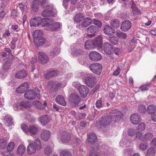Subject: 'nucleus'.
Wrapping results in <instances>:
<instances>
[{
  "label": "nucleus",
  "instance_id": "412c9836",
  "mask_svg": "<svg viewBox=\"0 0 156 156\" xmlns=\"http://www.w3.org/2000/svg\"><path fill=\"white\" fill-rule=\"evenodd\" d=\"M102 36L101 35H99L92 41L95 46L101 47L102 44Z\"/></svg>",
  "mask_w": 156,
  "mask_h": 156
},
{
  "label": "nucleus",
  "instance_id": "49530a36",
  "mask_svg": "<svg viewBox=\"0 0 156 156\" xmlns=\"http://www.w3.org/2000/svg\"><path fill=\"white\" fill-rule=\"evenodd\" d=\"M7 141L4 139H0V149H4L6 147Z\"/></svg>",
  "mask_w": 156,
  "mask_h": 156
},
{
  "label": "nucleus",
  "instance_id": "0eeeda50",
  "mask_svg": "<svg viewBox=\"0 0 156 156\" xmlns=\"http://www.w3.org/2000/svg\"><path fill=\"white\" fill-rule=\"evenodd\" d=\"M122 115L121 112L116 109L113 110L110 113L108 117L111 121H116L117 119L120 118Z\"/></svg>",
  "mask_w": 156,
  "mask_h": 156
},
{
  "label": "nucleus",
  "instance_id": "f704fd0d",
  "mask_svg": "<svg viewBox=\"0 0 156 156\" xmlns=\"http://www.w3.org/2000/svg\"><path fill=\"white\" fill-rule=\"evenodd\" d=\"M88 137L89 142L93 143L96 142L97 140V137L96 135L93 133H90L88 135Z\"/></svg>",
  "mask_w": 156,
  "mask_h": 156
},
{
  "label": "nucleus",
  "instance_id": "c756f323",
  "mask_svg": "<svg viewBox=\"0 0 156 156\" xmlns=\"http://www.w3.org/2000/svg\"><path fill=\"white\" fill-rule=\"evenodd\" d=\"M40 2L39 0H35L33 1L32 3L31 8L34 11L36 12L38 10Z\"/></svg>",
  "mask_w": 156,
  "mask_h": 156
},
{
  "label": "nucleus",
  "instance_id": "6ab92c4d",
  "mask_svg": "<svg viewBox=\"0 0 156 156\" xmlns=\"http://www.w3.org/2000/svg\"><path fill=\"white\" fill-rule=\"evenodd\" d=\"M52 22V21L50 22L49 25L47 29V30H48L52 31H55L60 27L61 25L60 24L56 22L53 24H51L50 23Z\"/></svg>",
  "mask_w": 156,
  "mask_h": 156
},
{
  "label": "nucleus",
  "instance_id": "de8ad7c7",
  "mask_svg": "<svg viewBox=\"0 0 156 156\" xmlns=\"http://www.w3.org/2000/svg\"><path fill=\"white\" fill-rule=\"evenodd\" d=\"M116 34L119 38L125 39L127 35L125 33L118 30L116 32Z\"/></svg>",
  "mask_w": 156,
  "mask_h": 156
},
{
  "label": "nucleus",
  "instance_id": "423d86ee",
  "mask_svg": "<svg viewBox=\"0 0 156 156\" xmlns=\"http://www.w3.org/2000/svg\"><path fill=\"white\" fill-rule=\"evenodd\" d=\"M58 139H60L64 143L69 142L71 139L70 134L66 131H62L58 134L57 135Z\"/></svg>",
  "mask_w": 156,
  "mask_h": 156
},
{
  "label": "nucleus",
  "instance_id": "5fc2aeb1",
  "mask_svg": "<svg viewBox=\"0 0 156 156\" xmlns=\"http://www.w3.org/2000/svg\"><path fill=\"white\" fill-rule=\"evenodd\" d=\"M86 116V114L84 112L79 113L76 116V119L78 120L83 119L85 118Z\"/></svg>",
  "mask_w": 156,
  "mask_h": 156
},
{
  "label": "nucleus",
  "instance_id": "aec40b11",
  "mask_svg": "<svg viewBox=\"0 0 156 156\" xmlns=\"http://www.w3.org/2000/svg\"><path fill=\"white\" fill-rule=\"evenodd\" d=\"M111 121L108 116H104L101 118L99 122V124L101 126L105 127L109 125Z\"/></svg>",
  "mask_w": 156,
  "mask_h": 156
},
{
  "label": "nucleus",
  "instance_id": "37998d69",
  "mask_svg": "<svg viewBox=\"0 0 156 156\" xmlns=\"http://www.w3.org/2000/svg\"><path fill=\"white\" fill-rule=\"evenodd\" d=\"M130 143L126 139L123 138L120 142V145L121 146L124 147V145L126 146H129Z\"/></svg>",
  "mask_w": 156,
  "mask_h": 156
},
{
  "label": "nucleus",
  "instance_id": "9b49d317",
  "mask_svg": "<svg viewBox=\"0 0 156 156\" xmlns=\"http://www.w3.org/2000/svg\"><path fill=\"white\" fill-rule=\"evenodd\" d=\"M77 90L83 98H85L88 94L89 91L87 86L81 85L77 88Z\"/></svg>",
  "mask_w": 156,
  "mask_h": 156
},
{
  "label": "nucleus",
  "instance_id": "20e7f679",
  "mask_svg": "<svg viewBox=\"0 0 156 156\" xmlns=\"http://www.w3.org/2000/svg\"><path fill=\"white\" fill-rule=\"evenodd\" d=\"M90 69L93 73L100 75L102 71L101 65L99 63H95L91 64L90 65Z\"/></svg>",
  "mask_w": 156,
  "mask_h": 156
},
{
  "label": "nucleus",
  "instance_id": "c85d7f7f",
  "mask_svg": "<svg viewBox=\"0 0 156 156\" xmlns=\"http://www.w3.org/2000/svg\"><path fill=\"white\" fill-rule=\"evenodd\" d=\"M84 47L86 49H93L95 46L92 41L87 40L86 41Z\"/></svg>",
  "mask_w": 156,
  "mask_h": 156
},
{
  "label": "nucleus",
  "instance_id": "69168bd1",
  "mask_svg": "<svg viewBox=\"0 0 156 156\" xmlns=\"http://www.w3.org/2000/svg\"><path fill=\"white\" fill-rule=\"evenodd\" d=\"M141 132V131H137L136 133V138H139L140 140L141 139L143 138V136H142V133Z\"/></svg>",
  "mask_w": 156,
  "mask_h": 156
},
{
  "label": "nucleus",
  "instance_id": "c03bdc74",
  "mask_svg": "<svg viewBox=\"0 0 156 156\" xmlns=\"http://www.w3.org/2000/svg\"><path fill=\"white\" fill-rule=\"evenodd\" d=\"M111 26L114 28H117L119 26V21L117 19L112 20L110 23Z\"/></svg>",
  "mask_w": 156,
  "mask_h": 156
},
{
  "label": "nucleus",
  "instance_id": "a211bd4d",
  "mask_svg": "<svg viewBox=\"0 0 156 156\" xmlns=\"http://www.w3.org/2000/svg\"><path fill=\"white\" fill-rule=\"evenodd\" d=\"M87 31L88 33H92L91 34H87V36L89 37H92L94 36V33L98 31V29L94 26H90L87 29Z\"/></svg>",
  "mask_w": 156,
  "mask_h": 156
},
{
  "label": "nucleus",
  "instance_id": "7ed1b4c3",
  "mask_svg": "<svg viewBox=\"0 0 156 156\" xmlns=\"http://www.w3.org/2000/svg\"><path fill=\"white\" fill-rule=\"evenodd\" d=\"M46 9L43 11L41 13V15L43 17H47L50 16H55L57 12L53 6H47L45 8Z\"/></svg>",
  "mask_w": 156,
  "mask_h": 156
},
{
  "label": "nucleus",
  "instance_id": "680f3d73",
  "mask_svg": "<svg viewBox=\"0 0 156 156\" xmlns=\"http://www.w3.org/2000/svg\"><path fill=\"white\" fill-rule=\"evenodd\" d=\"M19 7L21 10L23 12H25L27 10V6L26 5H23L21 3L19 4Z\"/></svg>",
  "mask_w": 156,
  "mask_h": 156
},
{
  "label": "nucleus",
  "instance_id": "b1692460",
  "mask_svg": "<svg viewBox=\"0 0 156 156\" xmlns=\"http://www.w3.org/2000/svg\"><path fill=\"white\" fill-rule=\"evenodd\" d=\"M52 21V20L49 18H41L39 25L42 27H48L50 22Z\"/></svg>",
  "mask_w": 156,
  "mask_h": 156
},
{
  "label": "nucleus",
  "instance_id": "864d4df0",
  "mask_svg": "<svg viewBox=\"0 0 156 156\" xmlns=\"http://www.w3.org/2000/svg\"><path fill=\"white\" fill-rule=\"evenodd\" d=\"M109 40L113 44L116 45L118 42V40L117 37H109Z\"/></svg>",
  "mask_w": 156,
  "mask_h": 156
},
{
  "label": "nucleus",
  "instance_id": "7c9ffc66",
  "mask_svg": "<svg viewBox=\"0 0 156 156\" xmlns=\"http://www.w3.org/2000/svg\"><path fill=\"white\" fill-rule=\"evenodd\" d=\"M25 147L23 145H21L18 147L16 152L18 155H22L25 153Z\"/></svg>",
  "mask_w": 156,
  "mask_h": 156
},
{
  "label": "nucleus",
  "instance_id": "8fccbe9b",
  "mask_svg": "<svg viewBox=\"0 0 156 156\" xmlns=\"http://www.w3.org/2000/svg\"><path fill=\"white\" fill-rule=\"evenodd\" d=\"M121 65L122 67H122V68H124V65L123 64L119 63V64L118 67L117 68L113 73V74L114 75L117 76L119 74L120 72V68L119 67L121 66Z\"/></svg>",
  "mask_w": 156,
  "mask_h": 156
},
{
  "label": "nucleus",
  "instance_id": "4be33fe9",
  "mask_svg": "<svg viewBox=\"0 0 156 156\" xmlns=\"http://www.w3.org/2000/svg\"><path fill=\"white\" fill-rule=\"evenodd\" d=\"M25 98L29 100H34L35 98V96L33 90H30L27 91L24 94Z\"/></svg>",
  "mask_w": 156,
  "mask_h": 156
},
{
  "label": "nucleus",
  "instance_id": "79ce46f5",
  "mask_svg": "<svg viewBox=\"0 0 156 156\" xmlns=\"http://www.w3.org/2000/svg\"><path fill=\"white\" fill-rule=\"evenodd\" d=\"M12 119L9 116H6L4 119V122L5 125L9 126V125H11L12 123Z\"/></svg>",
  "mask_w": 156,
  "mask_h": 156
},
{
  "label": "nucleus",
  "instance_id": "dca6fc26",
  "mask_svg": "<svg viewBox=\"0 0 156 156\" xmlns=\"http://www.w3.org/2000/svg\"><path fill=\"white\" fill-rule=\"evenodd\" d=\"M51 135V133L49 130H43L41 133V138L44 141H46L49 139Z\"/></svg>",
  "mask_w": 156,
  "mask_h": 156
},
{
  "label": "nucleus",
  "instance_id": "473e14b6",
  "mask_svg": "<svg viewBox=\"0 0 156 156\" xmlns=\"http://www.w3.org/2000/svg\"><path fill=\"white\" fill-rule=\"evenodd\" d=\"M43 32L41 30H37L34 31L33 32V36L34 38V40H36L38 38H40L42 37Z\"/></svg>",
  "mask_w": 156,
  "mask_h": 156
},
{
  "label": "nucleus",
  "instance_id": "bb28decb",
  "mask_svg": "<svg viewBox=\"0 0 156 156\" xmlns=\"http://www.w3.org/2000/svg\"><path fill=\"white\" fill-rule=\"evenodd\" d=\"M55 101L57 103L63 105L65 106L66 105V103L62 95H58L55 99Z\"/></svg>",
  "mask_w": 156,
  "mask_h": 156
},
{
  "label": "nucleus",
  "instance_id": "1a4fd4ad",
  "mask_svg": "<svg viewBox=\"0 0 156 156\" xmlns=\"http://www.w3.org/2000/svg\"><path fill=\"white\" fill-rule=\"evenodd\" d=\"M69 100L72 104L75 106L78 105L80 101V98L77 94H73L70 96Z\"/></svg>",
  "mask_w": 156,
  "mask_h": 156
},
{
  "label": "nucleus",
  "instance_id": "603ef678",
  "mask_svg": "<svg viewBox=\"0 0 156 156\" xmlns=\"http://www.w3.org/2000/svg\"><path fill=\"white\" fill-rule=\"evenodd\" d=\"M61 156H72L71 152L68 150H63L60 152Z\"/></svg>",
  "mask_w": 156,
  "mask_h": 156
},
{
  "label": "nucleus",
  "instance_id": "09e8293b",
  "mask_svg": "<svg viewBox=\"0 0 156 156\" xmlns=\"http://www.w3.org/2000/svg\"><path fill=\"white\" fill-rule=\"evenodd\" d=\"M15 144L12 142L9 143L7 147V151L8 152H10L14 149Z\"/></svg>",
  "mask_w": 156,
  "mask_h": 156
},
{
  "label": "nucleus",
  "instance_id": "6e6d98bb",
  "mask_svg": "<svg viewBox=\"0 0 156 156\" xmlns=\"http://www.w3.org/2000/svg\"><path fill=\"white\" fill-rule=\"evenodd\" d=\"M145 127V124L143 122H141L138 126L137 130L140 131H143L144 130Z\"/></svg>",
  "mask_w": 156,
  "mask_h": 156
},
{
  "label": "nucleus",
  "instance_id": "ea45409f",
  "mask_svg": "<svg viewBox=\"0 0 156 156\" xmlns=\"http://www.w3.org/2000/svg\"><path fill=\"white\" fill-rule=\"evenodd\" d=\"M83 53V51L80 49L77 48H73L72 51V54L73 55L76 56L81 55Z\"/></svg>",
  "mask_w": 156,
  "mask_h": 156
},
{
  "label": "nucleus",
  "instance_id": "f3484780",
  "mask_svg": "<svg viewBox=\"0 0 156 156\" xmlns=\"http://www.w3.org/2000/svg\"><path fill=\"white\" fill-rule=\"evenodd\" d=\"M131 27V24L130 21L129 20H126L123 22L120 28L123 31H126L129 30Z\"/></svg>",
  "mask_w": 156,
  "mask_h": 156
},
{
  "label": "nucleus",
  "instance_id": "13d9d810",
  "mask_svg": "<svg viewBox=\"0 0 156 156\" xmlns=\"http://www.w3.org/2000/svg\"><path fill=\"white\" fill-rule=\"evenodd\" d=\"M150 86V84H148L141 86L139 88V89L142 91L147 90L148 89V87Z\"/></svg>",
  "mask_w": 156,
  "mask_h": 156
},
{
  "label": "nucleus",
  "instance_id": "c9c22d12",
  "mask_svg": "<svg viewBox=\"0 0 156 156\" xmlns=\"http://www.w3.org/2000/svg\"><path fill=\"white\" fill-rule=\"evenodd\" d=\"M45 41V39L42 36L36 40H34V44L37 46L42 45L44 43Z\"/></svg>",
  "mask_w": 156,
  "mask_h": 156
},
{
  "label": "nucleus",
  "instance_id": "e433bc0d",
  "mask_svg": "<svg viewBox=\"0 0 156 156\" xmlns=\"http://www.w3.org/2000/svg\"><path fill=\"white\" fill-rule=\"evenodd\" d=\"M92 22V20L90 18L87 17L82 23V26L83 27H86L90 24Z\"/></svg>",
  "mask_w": 156,
  "mask_h": 156
},
{
  "label": "nucleus",
  "instance_id": "a878e982",
  "mask_svg": "<svg viewBox=\"0 0 156 156\" xmlns=\"http://www.w3.org/2000/svg\"><path fill=\"white\" fill-rule=\"evenodd\" d=\"M50 119V118L48 115H45L41 116L39 119L40 121L43 126L46 125L49 121Z\"/></svg>",
  "mask_w": 156,
  "mask_h": 156
},
{
  "label": "nucleus",
  "instance_id": "a19ab883",
  "mask_svg": "<svg viewBox=\"0 0 156 156\" xmlns=\"http://www.w3.org/2000/svg\"><path fill=\"white\" fill-rule=\"evenodd\" d=\"M83 17L82 14L78 13L75 16V21L77 23H79L83 20Z\"/></svg>",
  "mask_w": 156,
  "mask_h": 156
},
{
  "label": "nucleus",
  "instance_id": "0e129e2a",
  "mask_svg": "<svg viewBox=\"0 0 156 156\" xmlns=\"http://www.w3.org/2000/svg\"><path fill=\"white\" fill-rule=\"evenodd\" d=\"M94 23L95 25L98 26L99 28L101 27L102 26L101 21L98 20L94 19Z\"/></svg>",
  "mask_w": 156,
  "mask_h": 156
},
{
  "label": "nucleus",
  "instance_id": "052dcab7",
  "mask_svg": "<svg viewBox=\"0 0 156 156\" xmlns=\"http://www.w3.org/2000/svg\"><path fill=\"white\" fill-rule=\"evenodd\" d=\"M136 133L135 130L134 129H129L128 131V134L130 136H134Z\"/></svg>",
  "mask_w": 156,
  "mask_h": 156
},
{
  "label": "nucleus",
  "instance_id": "72a5a7b5",
  "mask_svg": "<svg viewBox=\"0 0 156 156\" xmlns=\"http://www.w3.org/2000/svg\"><path fill=\"white\" fill-rule=\"evenodd\" d=\"M57 73L56 71L53 69H51L47 72V73L45 75V77L46 78L48 79L50 77L55 76L57 74Z\"/></svg>",
  "mask_w": 156,
  "mask_h": 156
},
{
  "label": "nucleus",
  "instance_id": "3c124183",
  "mask_svg": "<svg viewBox=\"0 0 156 156\" xmlns=\"http://www.w3.org/2000/svg\"><path fill=\"white\" fill-rule=\"evenodd\" d=\"M60 50L58 48H53L50 52V55L52 56L58 55L59 53Z\"/></svg>",
  "mask_w": 156,
  "mask_h": 156
},
{
  "label": "nucleus",
  "instance_id": "4c0bfd02",
  "mask_svg": "<svg viewBox=\"0 0 156 156\" xmlns=\"http://www.w3.org/2000/svg\"><path fill=\"white\" fill-rule=\"evenodd\" d=\"M147 111L151 114H154L156 112V106L154 105H151L148 106Z\"/></svg>",
  "mask_w": 156,
  "mask_h": 156
},
{
  "label": "nucleus",
  "instance_id": "f257e3e1",
  "mask_svg": "<svg viewBox=\"0 0 156 156\" xmlns=\"http://www.w3.org/2000/svg\"><path fill=\"white\" fill-rule=\"evenodd\" d=\"M21 128L25 133L31 136L37 135L39 132V129L36 125H30L28 126L25 124H22Z\"/></svg>",
  "mask_w": 156,
  "mask_h": 156
},
{
  "label": "nucleus",
  "instance_id": "f8f14e48",
  "mask_svg": "<svg viewBox=\"0 0 156 156\" xmlns=\"http://www.w3.org/2000/svg\"><path fill=\"white\" fill-rule=\"evenodd\" d=\"M29 87L28 84L27 82H25L18 87L16 91L17 93L22 94L25 92Z\"/></svg>",
  "mask_w": 156,
  "mask_h": 156
},
{
  "label": "nucleus",
  "instance_id": "393cba45",
  "mask_svg": "<svg viewBox=\"0 0 156 156\" xmlns=\"http://www.w3.org/2000/svg\"><path fill=\"white\" fill-rule=\"evenodd\" d=\"M27 106V103L25 101L22 102L20 104H15L13 105V108L16 111H19L21 109L22 107L26 108Z\"/></svg>",
  "mask_w": 156,
  "mask_h": 156
},
{
  "label": "nucleus",
  "instance_id": "f03ea898",
  "mask_svg": "<svg viewBox=\"0 0 156 156\" xmlns=\"http://www.w3.org/2000/svg\"><path fill=\"white\" fill-rule=\"evenodd\" d=\"M41 148V144L40 140L38 139H36L34 143H30L27 147V151L29 154H31L36 151L40 150Z\"/></svg>",
  "mask_w": 156,
  "mask_h": 156
},
{
  "label": "nucleus",
  "instance_id": "774afa93",
  "mask_svg": "<svg viewBox=\"0 0 156 156\" xmlns=\"http://www.w3.org/2000/svg\"><path fill=\"white\" fill-rule=\"evenodd\" d=\"M48 2L47 0H43L40 3V4L43 7L45 8L47 6H51V5H47Z\"/></svg>",
  "mask_w": 156,
  "mask_h": 156
},
{
  "label": "nucleus",
  "instance_id": "ddd939ff",
  "mask_svg": "<svg viewBox=\"0 0 156 156\" xmlns=\"http://www.w3.org/2000/svg\"><path fill=\"white\" fill-rule=\"evenodd\" d=\"M130 120L132 123L137 125L141 121V119L138 114L135 113L130 116Z\"/></svg>",
  "mask_w": 156,
  "mask_h": 156
},
{
  "label": "nucleus",
  "instance_id": "6e6552de",
  "mask_svg": "<svg viewBox=\"0 0 156 156\" xmlns=\"http://www.w3.org/2000/svg\"><path fill=\"white\" fill-rule=\"evenodd\" d=\"M48 84L55 90L61 87H64L66 84V82L64 81L61 83H59L53 81L49 82Z\"/></svg>",
  "mask_w": 156,
  "mask_h": 156
},
{
  "label": "nucleus",
  "instance_id": "bf43d9fd",
  "mask_svg": "<svg viewBox=\"0 0 156 156\" xmlns=\"http://www.w3.org/2000/svg\"><path fill=\"white\" fill-rule=\"evenodd\" d=\"M147 145L146 144L141 143L139 146V149L140 150L144 151L146 149Z\"/></svg>",
  "mask_w": 156,
  "mask_h": 156
},
{
  "label": "nucleus",
  "instance_id": "4d7b16f0",
  "mask_svg": "<svg viewBox=\"0 0 156 156\" xmlns=\"http://www.w3.org/2000/svg\"><path fill=\"white\" fill-rule=\"evenodd\" d=\"M138 111L140 113H144L146 112V109L145 106L141 105H139L138 107Z\"/></svg>",
  "mask_w": 156,
  "mask_h": 156
},
{
  "label": "nucleus",
  "instance_id": "9d476101",
  "mask_svg": "<svg viewBox=\"0 0 156 156\" xmlns=\"http://www.w3.org/2000/svg\"><path fill=\"white\" fill-rule=\"evenodd\" d=\"M90 59L93 61H97L101 58V55L95 51H92L89 54Z\"/></svg>",
  "mask_w": 156,
  "mask_h": 156
},
{
  "label": "nucleus",
  "instance_id": "e2e57ef3",
  "mask_svg": "<svg viewBox=\"0 0 156 156\" xmlns=\"http://www.w3.org/2000/svg\"><path fill=\"white\" fill-rule=\"evenodd\" d=\"M95 106L96 108H99L102 107L103 105L102 102L101 100H98L95 103Z\"/></svg>",
  "mask_w": 156,
  "mask_h": 156
},
{
  "label": "nucleus",
  "instance_id": "5701e85b",
  "mask_svg": "<svg viewBox=\"0 0 156 156\" xmlns=\"http://www.w3.org/2000/svg\"><path fill=\"white\" fill-rule=\"evenodd\" d=\"M41 18L39 17H35L31 19L30 22L31 27H36L39 25Z\"/></svg>",
  "mask_w": 156,
  "mask_h": 156
},
{
  "label": "nucleus",
  "instance_id": "4468645a",
  "mask_svg": "<svg viewBox=\"0 0 156 156\" xmlns=\"http://www.w3.org/2000/svg\"><path fill=\"white\" fill-rule=\"evenodd\" d=\"M103 48L106 53L109 55H111L113 51V48L111 44L108 42L105 43L104 44Z\"/></svg>",
  "mask_w": 156,
  "mask_h": 156
},
{
  "label": "nucleus",
  "instance_id": "2f4dec72",
  "mask_svg": "<svg viewBox=\"0 0 156 156\" xmlns=\"http://www.w3.org/2000/svg\"><path fill=\"white\" fill-rule=\"evenodd\" d=\"M27 76L26 72L24 70H21L18 71L15 75V76L17 78H22Z\"/></svg>",
  "mask_w": 156,
  "mask_h": 156
},
{
  "label": "nucleus",
  "instance_id": "338daca9",
  "mask_svg": "<svg viewBox=\"0 0 156 156\" xmlns=\"http://www.w3.org/2000/svg\"><path fill=\"white\" fill-rule=\"evenodd\" d=\"M51 151L52 149L49 146L46 147L44 150V153L46 154H50L51 152Z\"/></svg>",
  "mask_w": 156,
  "mask_h": 156
},
{
  "label": "nucleus",
  "instance_id": "cd10ccee",
  "mask_svg": "<svg viewBox=\"0 0 156 156\" xmlns=\"http://www.w3.org/2000/svg\"><path fill=\"white\" fill-rule=\"evenodd\" d=\"M115 30L113 29L109 26L106 25L104 29L105 34L107 35H110L114 33Z\"/></svg>",
  "mask_w": 156,
  "mask_h": 156
},
{
  "label": "nucleus",
  "instance_id": "2eb2a0df",
  "mask_svg": "<svg viewBox=\"0 0 156 156\" xmlns=\"http://www.w3.org/2000/svg\"><path fill=\"white\" fill-rule=\"evenodd\" d=\"M38 58L41 63L42 64L46 63L49 60V58L47 55L43 52L38 53Z\"/></svg>",
  "mask_w": 156,
  "mask_h": 156
},
{
  "label": "nucleus",
  "instance_id": "39448f33",
  "mask_svg": "<svg viewBox=\"0 0 156 156\" xmlns=\"http://www.w3.org/2000/svg\"><path fill=\"white\" fill-rule=\"evenodd\" d=\"M85 78V83L87 86L92 87L95 85L96 78L92 74H87Z\"/></svg>",
  "mask_w": 156,
  "mask_h": 156
},
{
  "label": "nucleus",
  "instance_id": "58836bf2",
  "mask_svg": "<svg viewBox=\"0 0 156 156\" xmlns=\"http://www.w3.org/2000/svg\"><path fill=\"white\" fill-rule=\"evenodd\" d=\"M153 137V134L151 133H147L143 136V138L141 139L142 141H146L150 140Z\"/></svg>",
  "mask_w": 156,
  "mask_h": 156
},
{
  "label": "nucleus",
  "instance_id": "a18cd8bd",
  "mask_svg": "<svg viewBox=\"0 0 156 156\" xmlns=\"http://www.w3.org/2000/svg\"><path fill=\"white\" fill-rule=\"evenodd\" d=\"M155 152V150L154 148H150L146 153V155L147 156H154Z\"/></svg>",
  "mask_w": 156,
  "mask_h": 156
}]
</instances>
